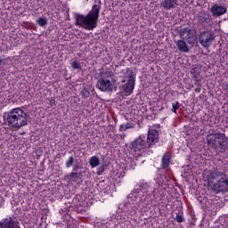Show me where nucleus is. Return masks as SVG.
Returning <instances> with one entry per match:
<instances>
[{"mask_svg": "<svg viewBox=\"0 0 228 228\" xmlns=\"http://www.w3.org/2000/svg\"><path fill=\"white\" fill-rule=\"evenodd\" d=\"M123 77L122 83H125L122 86L121 92L124 94L126 97H129L134 91V85L136 83V80L134 79V72H133V69H126L125 71L123 70Z\"/></svg>", "mask_w": 228, "mask_h": 228, "instance_id": "6", "label": "nucleus"}, {"mask_svg": "<svg viewBox=\"0 0 228 228\" xmlns=\"http://www.w3.org/2000/svg\"><path fill=\"white\" fill-rule=\"evenodd\" d=\"M210 12L213 17H222V15H225V13H227V8L216 4L211 7Z\"/></svg>", "mask_w": 228, "mask_h": 228, "instance_id": "12", "label": "nucleus"}, {"mask_svg": "<svg viewBox=\"0 0 228 228\" xmlns=\"http://www.w3.org/2000/svg\"><path fill=\"white\" fill-rule=\"evenodd\" d=\"M216 37L215 32L212 30H204L198 35L199 42L204 49H209L213 45Z\"/></svg>", "mask_w": 228, "mask_h": 228, "instance_id": "9", "label": "nucleus"}, {"mask_svg": "<svg viewBox=\"0 0 228 228\" xmlns=\"http://www.w3.org/2000/svg\"><path fill=\"white\" fill-rule=\"evenodd\" d=\"M79 168H81V166H79V164H76L73 167V171L69 174V177H71V179H76L77 177V170H79Z\"/></svg>", "mask_w": 228, "mask_h": 228, "instance_id": "20", "label": "nucleus"}, {"mask_svg": "<svg viewBox=\"0 0 228 228\" xmlns=\"http://www.w3.org/2000/svg\"><path fill=\"white\" fill-rule=\"evenodd\" d=\"M148 143L145 136L140 135L130 143V151L134 158H142L147 152Z\"/></svg>", "mask_w": 228, "mask_h": 228, "instance_id": "7", "label": "nucleus"}, {"mask_svg": "<svg viewBox=\"0 0 228 228\" xmlns=\"http://www.w3.org/2000/svg\"><path fill=\"white\" fill-rule=\"evenodd\" d=\"M72 165H74V157H69L65 163V167L66 168H70Z\"/></svg>", "mask_w": 228, "mask_h": 228, "instance_id": "26", "label": "nucleus"}, {"mask_svg": "<svg viewBox=\"0 0 228 228\" xmlns=\"http://www.w3.org/2000/svg\"><path fill=\"white\" fill-rule=\"evenodd\" d=\"M80 95H82V97L84 99H88V97H90V91H88V89L84 88L81 92H80Z\"/></svg>", "mask_w": 228, "mask_h": 228, "instance_id": "25", "label": "nucleus"}, {"mask_svg": "<svg viewBox=\"0 0 228 228\" xmlns=\"http://www.w3.org/2000/svg\"><path fill=\"white\" fill-rule=\"evenodd\" d=\"M172 111L173 113H177L178 109L180 108L179 102H176L175 103H172Z\"/></svg>", "mask_w": 228, "mask_h": 228, "instance_id": "28", "label": "nucleus"}, {"mask_svg": "<svg viewBox=\"0 0 228 228\" xmlns=\"http://www.w3.org/2000/svg\"><path fill=\"white\" fill-rule=\"evenodd\" d=\"M192 79L196 83H200V81H202V77H200V74H194V75H192Z\"/></svg>", "mask_w": 228, "mask_h": 228, "instance_id": "29", "label": "nucleus"}, {"mask_svg": "<svg viewBox=\"0 0 228 228\" xmlns=\"http://www.w3.org/2000/svg\"><path fill=\"white\" fill-rule=\"evenodd\" d=\"M89 208H88V202L82 200V201H78V203L76 205V211L78 213H86V211H88Z\"/></svg>", "mask_w": 228, "mask_h": 228, "instance_id": "16", "label": "nucleus"}, {"mask_svg": "<svg viewBox=\"0 0 228 228\" xmlns=\"http://www.w3.org/2000/svg\"><path fill=\"white\" fill-rule=\"evenodd\" d=\"M97 87L102 92H113L117 88V83L113 79V77H111V73H102V77L98 80Z\"/></svg>", "mask_w": 228, "mask_h": 228, "instance_id": "8", "label": "nucleus"}, {"mask_svg": "<svg viewBox=\"0 0 228 228\" xmlns=\"http://www.w3.org/2000/svg\"><path fill=\"white\" fill-rule=\"evenodd\" d=\"M177 0H162L160 3V6L164 8V10H174L176 6H178Z\"/></svg>", "mask_w": 228, "mask_h": 228, "instance_id": "14", "label": "nucleus"}, {"mask_svg": "<svg viewBox=\"0 0 228 228\" xmlns=\"http://www.w3.org/2000/svg\"><path fill=\"white\" fill-rule=\"evenodd\" d=\"M102 172V167H99L97 172L98 175H101Z\"/></svg>", "mask_w": 228, "mask_h": 228, "instance_id": "32", "label": "nucleus"}, {"mask_svg": "<svg viewBox=\"0 0 228 228\" xmlns=\"http://www.w3.org/2000/svg\"><path fill=\"white\" fill-rule=\"evenodd\" d=\"M170 165V154L166 153L162 156L161 159V168H168Z\"/></svg>", "mask_w": 228, "mask_h": 228, "instance_id": "18", "label": "nucleus"}, {"mask_svg": "<svg viewBox=\"0 0 228 228\" xmlns=\"http://www.w3.org/2000/svg\"><path fill=\"white\" fill-rule=\"evenodd\" d=\"M155 181L157 184H159L157 188H159V186H164V185L167 186L168 183L167 176L161 175H157V177L155 178Z\"/></svg>", "mask_w": 228, "mask_h": 228, "instance_id": "17", "label": "nucleus"}, {"mask_svg": "<svg viewBox=\"0 0 228 228\" xmlns=\"http://www.w3.org/2000/svg\"><path fill=\"white\" fill-rule=\"evenodd\" d=\"M176 222H178V224H181L182 222H184V217H183V215H176L175 217Z\"/></svg>", "mask_w": 228, "mask_h": 228, "instance_id": "30", "label": "nucleus"}, {"mask_svg": "<svg viewBox=\"0 0 228 228\" xmlns=\"http://www.w3.org/2000/svg\"><path fill=\"white\" fill-rule=\"evenodd\" d=\"M147 143L149 149H154L156 143L159 142V133L155 128H150L148 131Z\"/></svg>", "mask_w": 228, "mask_h": 228, "instance_id": "10", "label": "nucleus"}, {"mask_svg": "<svg viewBox=\"0 0 228 228\" xmlns=\"http://www.w3.org/2000/svg\"><path fill=\"white\" fill-rule=\"evenodd\" d=\"M207 144L216 152H225L228 151V138L225 134L215 133L207 135Z\"/></svg>", "mask_w": 228, "mask_h": 228, "instance_id": "5", "label": "nucleus"}, {"mask_svg": "<svg viewBox=\"0 0 228 228\" xmlns=\"http://www.w3.org/2000/svg\"><path fill=\"white\" fill-rule=\"evenodd\" d=\"M37 23L38 24V26H40L41 28H44V26H47V18H39L37 20Z\"/></svg>", "mask_w": 228, "mask_h": 228, "instance_id": "22", "label": "nucleus"}, {"mask_svg": "<svg viewBox=\"0 0 228 228\" xmlns=\"http://www.w3.org/2000/svg\"><path fill=\"white\" fill-rule=\"evenodd\" d=\"M101 13V4H94L91 11L86 14H75L76 26L86 29V31H94L99 23V14Z\"/></svg>", "mask_w": 228, "mask_h": 228, "instance_id": "2", "label": "nucleus"}, {"mask_svg": "<svg viewBox=\"0 0 228 228\" xmlns=\"http://www.w3.org/2000/svg\"><path fill=\"white\" fill-rule=\"evenodd\" d=\"M199 22H200V24H203V26H205V24H208L209 18H208L206 16H200L199 17Z\"/></svg>", "mask_w": 228, "mask_h": 228, "instance_id": "24", "label": "nucleus"}, {"mask_svg": "<svg viewBox=\"0 0 228 228\" xmlns=\"http://www.w3.org/2000/svg\"><path fill=\"white\" fill-rule=\"evenodd\" d=\"M207 181L209 188L216 193L228 192V178L224 171H210L207 175Z\"/></svg>", "mask_w": 228, "mask_h": 228, "instance_id": "3", "label": "nucleus"}, {"mask_svg": "<svg viewBox=\"0 0 228 228\" xmlns=\"http://www.w3.org/2000/svg\"><path fill=\"white\" fill-rule=\"evenodd\" d=\"M71 67L75 70L81 69V63L77 62V61H75L71 62Z\"/></svg>", "mask_w": 228, "mask_h": 228, "instance_id": "27", "label": "nucleus"}, {"mask_svg": "<svg viewBox=\"0 0 228 228\" xmlns=\"http://www.w3.org/2000/svg\"><path fill=\"white\" fill-rule=\"evenodd\" d=\"M175 45L181 53H190V47L188 46V44L184 42V40L180 39L175 41Z\"/></svg>", "mask_w": 228, "mask_h": 228, "instance_id": "15", "label": "nucleus"}, {"mask_svg": "<svg viewBox=\"0 0 228 228\" xmlns=\"http://www.w3.org/2000/svg\"><path fill=\"white\" fill-rule=\"evenodd\" d=\"M151 185L147 182H139L127 196V202L116 212V220L122 224L124 220H134L137 212L149 211L152 200H163L165 194L161 193V187H155L152 194L149 193Z\"/></svg>", "mask_w": 228, "mask_h": 228, "instance_id": "1", "label": "nucleus"}, {"mask_svg": "<svg viewBox=\"0 0 228 228\" xmlns=\"http://www.w3.org/2000/svg\"><path fill=\"white\" fill-rule=\"evenodd\" d=\"M195 30L190 28H184L180 30V37L183 40H187L188 44H195Z\"/></svg>", "mask_w": 228, "mask_h": 228, "instance_id": "11", "label": "nucleus"}, {"mask_svg": "<svg viewBox=\"0 0 228 228\" xmlns=\"http://www.w3.org/2000/svg\"><path fill=\"white\" fill-rule=\"evenodd\" d=\"M7 124L13 127V129H20L24 126H28V114L22 109H12L7 114Z\"/></svg>", "mask_w": 228, "mask_h": 228, "instance_id": "4", "label": "nucleus"}, {"mask_svg": "<svg viewBox=\"0 0 228 228\" xmlns=\"http://www.w3.org/2000/svg\"><path fill=\"white\" fill-rule=\"evenodd\" d=\"M134 126L131 125L130 123H126V125H121L119 126V131H126V129H133Z\"/></svg>", "mask_w": 228, "mask_h": 228, "instance_id": "23", "label": "nucleus"}, {"mask_svg": "<svg viewBox=\"0 0 228 228\" xmlns=\"http://www.w3.org/2000/svg\"><path fill=\"white\" fill-rule=\"evenodd\" d=\"M25 28L27 29H31V28H33V24L29 23V22H25Z\"/></svg>", "mask_w": 228, "mask_h": 228, "instance_id": "31", "label": "nucleus"}, {"mask_svg": "<svg viewBox=\"0 0 228 228\" xmlns=\"http://www.w3.org/2000/svg\"><path fill=\"white\" fill-rule=\"evenodd\" d=\"M3 64V61L2 60H0V65H2Z\"/></svg>", "mask_w": 228, "mask_h": 228, "instance_id": "34", "label": "nucleus"}, {"mask_svg": "<svg viewBox=\"0 0 228 228\" xmlns=\"http://www.w3.org/2000/svg\"><path fill=\"white\" fill-rule=\"evenodd\" d=\"M202 70V66L196 64L192 66V69H191V74L195 75V74H200Z\"/></svg>", "mask_w": 228, "mask_h": 228, "instance_id": "21", "label": "nucleus"}, {"mask_svg": "<svg viewBox=\"0 0 228 228\" xmlns=\"http://www.w3.org/2000/svg\"><path fill=\"white\" fill-rule=\"evenodd\" d=\"M101 163V160H99V157L93 156L89 159V165L92 168H96V167H99V164Z\"/></svg>", "mask_w": 228, "mask_h": 228, "instance_id": "19", "label": "nucleus"}, {"mask_svg": "<svg viewBox=\"0 0 228 228\" xmlns=\"http://www.w3.org/2000/svg\"><path fill=\"white\" fill-rule=\"evenodd\" d=\"M0 228H20L17 225V222L12 217H6L0 221Z\"/></svg>", "mask_w": 228, "mask_h": 228, "instance_id": "13", "label": "nucleus"}, {"mask_svg": "<svg viewBox=\"0 0 228 228\" xmlns=\"http://www.w3.org/2000/svg\"><path fill=\"white\" fill-rule=\"evenodd\" d=\"M195 92H197V94H200V87L196 88V89H195Z\"/></svg>", "mask_w": 228, "mask_h": 228, "instance_id": "33", "label": "nucleus"}]
</instances>
